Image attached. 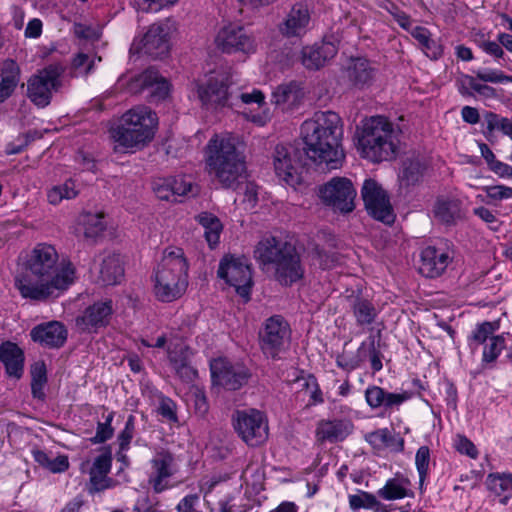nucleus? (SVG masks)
Here are the masks:
<instances>
[{"mask_svg":"<svg viewBox=\"0 0 512 512\" xmlns=\"http://www.w3.org/2000/svg\"><path fill=\"white\" fill-rule=\"evenodd\" d=\"M170 183V189L174 195V199L179 196H185L192 192L193 185L190 181H186L183 176L168 177Z\"/></svg>","mask_w":512,"mask_h":512,"instance_id":"nucleus-53","label":"nucleus"},{"mask_svg":"<svg viewBox=\"0 0 512 512\" xmlns=\"http://www.w3.org/2000/svg\"><path fill=\"white\" fill-rule=\"evenodd\" d=\"M499 328L498 322L485 321L478 324L468 337L469 345L472 343L484 344L493 336L494 332Z\"/></svg>","mask_w":512,"mask_h":512,"instance_id":"nucleus-42","label":"nucleus"},{"mask_svg":"<svg viewBox=\"0 0 512 512\" xmlns=\"http://www.w3.org/2000/svg\"><path fill=\"white\" fill-rule=\"evenodd\" d=\"M65 68L60 63H52L31 75L27 81V97L39 108L51 103L53 92L62 86L61 77Z\"/></svg>","mask_w":512,"mask_h":512,"instance_id":"nucleus-8","label":"nucleus"},{"mask_svg":"<svg viewBox=\"0 0 512 512\" xmlns=\"http://www.w3.org/2000/svg\"><path fill=\"white\" fill-rule=\"evenodd\" d=\"M363 346H364V343L358 349L356 354H348L345 352L342 354H339L336 357L337 366L345 371H348V372L353 371V370L357 369L358 367H360V365L363 361V357L361 355Z\"/></svg>","mask_w":512,"mask_h":512,"instance_id":"nucleus-47","label":"nucleus"},{"mask_svg":"<svg viewBox=\"0 0 512 512\" xmlns=\"http://www.w3.org/2000/svg\"><path fill=\"white\" fill-rule=\"evenodd\" d=\"M424 165L418 159H406L403 161L399 179L406 186L415 185L423 175Z\"/></svg>","mask_w":512,"mask_h":512,"instance_id":"nucleus-38","label":"nucleus"},{"mask_svg":"<svg viewBox=\"0 0 512 512\" xmlns=\"http://www.w3.org/2000/svg\"><path fill=\"white\" fill-rule=\"evenodd\" d=\"M349 302L358 326L370 325L375 321L377 311L370 300L358 294L350 296Z\"/></svg>","mask_w":512,"mask_h":512,"instance_id":"nucleus-32","label":"nucleus"},{"mask_svg":"<svg viewBox=\"0 0 512 512\" xmlns=\"http://www.w3.org/2000/svg\"><path fill=\"white\" fill-rule=\"evenodd\" d=\"M290 336V326L281 315L269 317L259 332V344L263 354L268 358L279 359L280 353L289 345Z\"/></svg>","mask_w":512,"mask_h":512,"instance_id":"nucleus-11","label":"nucleus"},{"mask_svg":"<svg viewBox=\"0 0 512 512\" xmlns=\"http://www.w3.org/2000/svg\"><path fill=\"white\" fill-rule=\"evenodd\" d=\"M138 10L156 12L165 5H172L178 0H134Z\"/></svg>","mask_w":512,"mask_h":512,"instance_id":"nucleus-59","label":"nucleus"},{"mask_svg":"<svg viewBox=\"0 0 512 512\" xmlns=\"http://www.w3.org/2000/svg\"><path fill=\"white\" fill-rule=\"evenodd\" d=\"M386 390L382 387L371 385L365 390V400L371 409H378L383 406Z\"/></svg>","mask_w":512,"mask_h":512,"instance_id":"nucleus-50","label":"nucleus"},{"mask_svg":"<svg viewBox=\"0 0 512 512\" xmlns=\"http://www.w3.org/2000/svg\"><path fill=\"white\" fill-rule=\"evenodd\" d=\"M435 217L451 225L461 218V202L458 199H438L434 206Z\"/></svg>","mask_w":512,"mask_h":512,"instance_id":"nucleus-35","label":"nucleus"},{"mask_svg":"<svg viewBox=\"0 0 512 512\" xmlns=\"http://www.w3.org/2000/svg\"><path fill=\"white\" fill-rule=\"evenodd\" d=\"M415 465L419 474V486L422 489L429 475L430 449L428 446H420L418 448L415 455Z\"/></svg>","mask_w":512,"mask_h":512,"instance_id":"nucleus-43","label":"nucleus"},{"mask_svg":"<svg viewBox=\"0 0 512 512\" xmlns=\"http://www.w3.org/2000/svg\"><path fill=\"white\" fill-rule=\"evenodd\" d=\"M456 450L461 453L469 456L470 458L475 459L478 455V450L476 446L470 441L467 437L458 435L456 443Z\"/></svg>","mask_w":512,"mask_h":512,"instance_id":"nucleus-61","label":"nucleus"},{"mask_svg":"<svg viewBox=\"0 0 512 512\" xmlns=\"http://www.w3.org/2000/svg\"><path fill=\"white\" fill-rule=\"evenodd\" d=\"M450 261L448 252L435 246H427L421 251L419 272L427 278L439 277Z\"/></svg>","mask_w":512,"mask_h":512,"instance_id":"nucleus-23","label":"nucleus"},{"mask_svg":"<svg viewBox=\"0 0 512 512\" xmlns=\"http://www.w3.org/2000/svg\"><path fill=\"white\" fill-rule=\"evenodd\" d=\"M217 275L227 284L235 287L236 293L245 301L250 299L253 281L248 258L225 255L219 263Z\"/></svg>","mask_w":512,"mask_h":512,"instance_id":"nucleus-10","label":"nucleus"},{"mask_svg":"<svg viewBox=\"0 0 512 512\" xmlns=\"http://www.w3.org/2000/svg\"><path fill=\"white\" fill-rule=\"evenodd\" d=\"M411 398V393L404 391L402 393H392L386 391V395L384 396L383 408L385 410H389L392 408H398L405 401Z\"/></svg>","mask_w":512,"mask_h":512,"instance_id":"nucleus-55","label":"nucleus"},{"mask_svg":"<svg viewBox=\"0 0 512 512\" xmlns=\"http://www.w3.org/2000/svg\"><path fill=\"white\" fill-rule=\"evenodd\" d=\"M301 142L277 145L273 154L276 176L289 186L303 182L309 162L322 170L337 169L345 155L341 147V118L333 111H318L301 125Z\"/></svg>","mask_w":512,"mask_h":512,"instance_id":"nucleus-1","label":"nucleus"},{"mask_svg":"<svg viewBox=\"0 0 512 512\" xmlns=\"http://www.w3.org/2000/svg\"><path fill=\"white\" fill-rule=\"evenodd\" d=\"M188 263L181 248L166 250L155 273L154 292L158 300L172 302L186 291Z\"/></svg>","mask_w":512,"mask_h":512,"instance_id":"nucleus-4","label":"nucleus"},{"mask_svg":"<svg viewBox=\"0 0 512 512\" xmlns=\"http://www.w3.org/2000/svg\"><path fill=\"white\" fill-rule=\"evenodd\" d=\"M410 33L422 46V50L427 57L432 60H437L442 56L443 46L438 40L431 38L430 32L427 28L416 26Z\"/></svg>","mask_w":512,"mask_h":512,"instance_id":"nucleus-34","label":"nucleus"},{"mask_svg":"<svg viewBox=\"0 0 512 512\" xmlns=\"http://www.w3.org/2000/svg\"><path fill=\"white\" fill-rule=\"evenodd\" d=\"M170 187L171 186L168 177L158 178L153 182V191L157 198L165 201H177V199H174V195Z\"/></svg>","mask_w":512,"mask_h":512,"instance_id":"nucleus-54","label":"nucleus"},{"mask_svg":"<svg viewBox=\"0 0 512 512\" xmlns=\"http://www.w3.org/2000/svg\"><path fill=\"white\" fill-rule=\"evenodd\" d=\"M127 89L132 94H139L147 90V100L150 103H157L168 97L170 85L167 79L161 76L154 67H149L131 78Z\"/></svg>","mask_w":512,"mask_h":512,"instance_id":"nucleus-16","label":"nucleus"},{"mask_svg":"<svg viewBox=\"0 0 512 512\" xmlns=\"http://www.w3.org/2000/svg\"><path fill=\"white\" fill-rule=\"evenodd\" d=\"M75 269L69 262L61 268V272L54 275L51 280H39L32 283L28 273L15 277V286L23 298L44 301L50 297H57L55 291L66 290L74 281Z\"/></svg>","mask_w":512,"mask_h":512,"instance_id":"nucleus-7","label":"nucleus"},{"mask_svg":"<svg viewBox=\"0 0 512 512\" xmlns=\"http://www.w3.org/2000/svg\"><path fill=\"white\" fill-rule=\"evenodd\" d=\"M487 488L497 495L505 494L504 500L512 496V473H490L486 479Z\"/></svg>","mask_w":512,"mask_h":512,"instance_id":"nucleus-37","label":"nucleus"},{"mask_svg":"<svg viewBox=\"0 0 512 512\" xmlns=\"http://www.w3.org/2000/svg\"><path fill=\"white\" fill-rule=\"evenodd\" d=\"M112 314V301H99L88 306L81 315L77 316L75 323L81 332H96L109 324Z\"/></svg>","mask_w":512,"mask_h":512,"instance_id":"nucleus-20","label":"nucleus"},{"mask_svg":"<svg viewBox=\"0 0 512 512\" xmlns=\"http://www.w3.org/2000/svg\"><path fill=\"white\" fill-rule=\"evenodd\" d=\"M58 253L56 249L48 244H38L31 252L26 269L31 276L39 280H51L52 277L61 272L58 269Z\"/></svg>","mask_w":512,"mask_h":512,"instance_id":"nucleus-18","label":"nucleus"},{"mask_svg":"<svg viewBox=\"0 0 512 512\" xmlns=\"http://www.w3.org/2000/svg\"><path fill=\"white\" fill-rule=\"evenodd\" d=\"M310 19L308 7L303 3H296L279 25V31L286 37H302L308 30Z\"/></svg>","mask_w":512,"mask_h":512,"instance_id":"nucleus-26","label":"nucleus"},{"mask_svg":"<svg viewBox=\"0 0 512 512\" xmlns=\"http://www.w3.org/2000/svg\"><path fill=\"white\" fill-rule=\"evenodd\" d=\"M215 43L224 53H251L255 51V40L243 26L230 24L217 34Z\"/></svg>","mask_w":512,"mask_h":512,"instance_id":"nucleus-19","label":"nucleus"},{"mask_svg":"<svg viewBox=\"0 0 512 512\" xmlns=\"http://www.w3.org/2000/svg\"><path fill=\"white\" fill-rule=\"evenodd\" d=\"M158 413L171 422H177L175 404L170 398H162L158 407Z\"/></svg>","mask_w":512,"mask_h":512,"instance_id":"nucleus-62","label":"nucleus"},{"mask_svg":"<svg viewBox=\"0 0 512 512\" xmlns=\"http://www.w3.org/2000/svg\"><path fill=\"white\" fill-rule=\"evenodd\" d=\"M228 88V79L224 76H211L196 83L197 97L206 109L234 105L233 95Z\"/></svg>","mask_w":512,"mask_h":512,"instance_id":"nucleus-17","label":"nucleus"},{"mask_svg":"<svg viewBox=\"0 0 512 512\" xmlns=\"http://www.w3.org/2000/svg\"><path fill=\"white\" fill-rule=\"evenodd\" d=\"M112 466V452L110 446L103 447L101 454L95 457L92 466L89 469V474H106L110 473Z\"/></svg>","mask_w":512,"mask_h":512,"instance_id":"nucleus-45","label":"nucleus"},{"mask_svg":"<svg viewBox=\"0 0 512 512\" xmlns=\"http://www.w3.org/2000/svg\"><path fill=\"white\" fill-rule=\"evenodd\" d=\"M338 48L332 42L322 41L313 45L304 46L298 59L307 69L316 71L336 56Z\"/></svg>","mask_w":512,"mask_h":512,"instance_id":"nucleus-22","label":"nucleus"},{"mask_svg":"<svg viewBox=\"0 0 512 512\" xmlns=\"http://www.w3.org/2000/svg\"><path fill=\"white\" fill-rule=\"evenodd\" d=\"M68 331L59 321H49L36 325L30 331L33 342L50 349H59L67 341Z\"/></svg>","mask_w":512,"mask_h":512,"instance_id":"nucleus-21","label":"nucleus"},{"mask_svg":"<svg viewBox=\"0 0 512 512\" xmlns=\"http://www.w3.org/2000/svg\"><path fill=\"white\" fill-rule=\"evenodd\" d=\"M210 371L213 383L228 391L241 389L248 384L252 376L245 365L222 357L211 361Z\"/></svg>","mask_w":512,"mask_h":512,"instance_id":"nucleus-13","label":"nucleus"},{"mask_svg":"<svg viewBox=\"0 0 512 512\" xmlns=\"http://www.w3.org/2000/svg\"><path fill=\"white\" fill-rule=\"evenodd\" d=\"M114 480L106 474H89V483L87 491L93 495L113 487Z\"/></svg>","mask_w":512,"mask_h":512,"instance_id":"nucleus-48","label":"nucleus"},{"mask_svg":"<svg viewBox=\"0 0 512 512\" xmlns=\"http://www.w3.org/2000/svg\"><path fill=\"white\" fill-rule=\"evenodd\" d=\"M196 220L204 228V237L209 247L214 248L219 243L223 229L220 219L210 212H202L196 217Z\"/></svg>","mask_w":512,"mask_h":512,"instance_id":"nucleus-33","label":"nucleus"},{"mask_svg":"<svg viewBox=\"0 0 512 512\" xmlns=\"http://www.w3.org/2000/svg\"><path fill=\"white\" fill-rule=\"evenodd\" d=\"M505 348V338L502 335L492 336L483 350L482 362L493 363Z\"/></svg>","mask_w":512,"mask_h":512,"instance_id":"nucleus-46","label":"nucleus"},{"mask_svg":"<svg viewBox=\"0 0 512 512\" xmlns=\"http://www.w3.org/2000/svg\"><path fill=\"white\" fill-rule=\"evenodd\" d=\"M319 197L335 211L349 213L355 208L356 190L349 179L334 177L319 188Z\"/></svg>","mask_w":512,"mask_h":512,"instance_id":"nucleus-14","label":"nucleus"},{"mask_svg":"<svg viewBox=\"0 0 512 512\" xmlns=\"http://www.w3.org/2000/svg\"><path fill=\"white\" fill-rule=\"evenodd\" d=\"M0 361L10 377L20 379L24 373V351L14 342L5 341L0 344Z\"/></svg>","mask_w":512,"mask_h":512,"instance_id":"nucleus-27","label":"nucleus"},{"mask_svg":"<svg viewBox=\"0 0 512 512\" xmlns=\"http://www.w3.org/2000/svg\"><path fill=\"white\" fill-rule=\"evenodd\" d=\"M487 196L493 200L512 198V188L505 185H494L484 187Z\"/></svg>","mask_w":512,"mask_h":512,"instance_id":"nucleus-60","label":"nucleus"},{"mask_svg":"<svg viewBox=\"0 0 512 512\" xmlns=\"http://www.w3.org/2000/svg\"><path fill=\"white\" fill-rule=\"evenodd\" d=\"M365 441L375 450L390 448L400 453L404 451V439L394 435L388 428L377 429L365 435Z\"/></svg>","mask_w":512,"mask_h":512,"instance_id":"nucleus-30","label":"nucleus"},{"mask_svg":"<svg viewBox=\"0 0 512 512\" xmlns=\"http://www.w3.org/2000/svg\"><path fill=\"white\" fill-rule=\"evenodd\" d=\"M378 496L385 500L402 499L407 496H412L413 493L406 489L395 478L388 479L385 485L378 490Z\"/></svg>","mask_w":512,"mask_h":512,"instance_id":"nucleus-40","label":"nucleus"},{"mask_svg":"<svg viewBox=\"0 0 512 512\" xmlns=\"http://www.w3.org/2000/svg\"><path fill=\"white\" fill-rule=\"evenodd\" d=\"M173 463L174 457L168 451L159 452L151 460L154 472L149 478V483L152 485L155 493H161L168 488L167 484H164V480L173 475Z\"/></svg>","mask_w":512,"mask_h":512,"instance_id":"nucleus-28","label":"nucleus"},{"mask_svg":"<svg viewBox=\"0 0 512 512\" xmlns=\"http://www.w3.org/2000/svg\"><path fill=\"white\" fill-rule=\"evenodd\" d=\"M135 432V417L133 415H129L124 429L119 433L117 440L119 443L120 451H126L129 449V445L134 436Z\"/></svg>","mask_w":512,"mask_h":512,"instance_id":"nucleus-51","label":"nucleus"},{"mask_svg":"<svg viewBox=\"0 0 512 512\" xmlns=\"http://www.w3.org/2000/svg\"><path fill=\"white\" fill-rule=\"evenodd\" d=\"M114 412H109L106 416L103 415L104 421L98 422L96 427L95 435L90 439L93 444L104 443L114 434V428L112 427V421L114 418Z\"/></svg>","mask_w":512,"mask_h":512,"instance_id":"nucleus-44","label":"nucleus"},{"mask_svg":"<svg viewBox=\"0 0 512 512\" xmlns=\"http://www.w3.org/2000/svg\"><path fill=\"white\" fill-rule=\"evenodd\" d=\"M206 170L223 188L237 189L247 178L244 155L232 137H212L206 146Z\"/></svg>","mask_w":512,"mask_h":512,"instance_id":"nucleus-2","label":"nucleus"},{"mask_svg":"<svg viewBox=\"0 0 512 512\" xmlns=\"http://www.w3.org/2000/svg\"><path fill=\"white\" fill-rule=\"evenodd\" d=\"M473 213L478 216L482 221L490 225L493 231H498L500 222L496 216L486 207L480 206L473 209Z\"/></svg>","mask_w":512,"mask_h":512,"instance_id":"nucleus-63","label":"nucleus"},{"mask_svg":"<svg viewBox=\"0 0 512 512\" xmlns=\"http://www.w3.org/2000/svg\"><path fill=\"white\" fill-rule=\"evenodd\" d=\"M231 421L237 435L250 447H258L268 439L269 427L266 416L257 409L236 410Z\"/></svg>","mask_w":512,"mask_h":512,"instance_id":"nucleus-9","label":"nucleus"},{"mask_svg":"<svg viewBox=\"0 0 512 512\" xmlns=\"http://www.w3.org/2000/svg\"><path fill=\"white\" fill-rule=\"evenodd\" d=\"M31 383H39L45 385L47 382V370L43 361L35 362L31 366Z\"/></svg>","mask_w":512,"mask_h":512,"instance_id":"nucleus-64","label":"nucleus"},{"mask_svg":"<svg viewBox=\"0 0 512 512\" xmlns=\"http://www.w3.org/2000/svg\"><path fill=\"white\" fill-rule=\"evenodd\" d=\"M378 504V500L375 495L366 492L359 491L358 494L349 496V505L352 510H358L360 508H373Z\"/></svg>","mask_w":512,"mask_h":512,"instance_id":"nucleus-49","label":"nucleus"},{"mask_svg":"<svg viewBox=\"0 0 512 512\" xmlns=\"http://www.w3.org/2000/svg\"><path fill=\"white\" fill-rule=\"evenodd\" d=\"M84 236L88 239H96L106 229L103 213H86L82 217Z\"/></svg>","mask_w":512,"mask_h":512,"instance_id":"nucleus-39","label":"nucleus"},{"mask_svg":"<svg viewBox=\"0 0 512 512\" xmlns=\"http://www.w3.org/2000/svg\"><path fill=\"white\" fill-rule=\"evenodd\" d=\"M124 277V260L119 253L105 252L100 260L96 283L102 286L117 285Z\"/></svg>","mask_w":512,"mask_h":512,"instance_id":"nucleus-24","label":"nucleus"},{"mask_svg":"<svg viewBox=\"0 0 512 512\" xmlns=\"http://www.w3.org/2000/svg\"><path fill=\"white\" fill-rule=\"evenodd\" d=\"M0 76V103H3L13 94L19 83L20 68L18 64L12 59L5 60Z\"/></svg>","mask_w":512,"mask_h":512,"instance_id":"nucleus-31","label":"nucleus"},{"mask_svg":"<svg viewBox=\"0 0 512 512\" xmlns=\"http://www.w3.org/2000/svg\"><path fill=\"white\" fill-rule=\"evenodd\" d=\"M72 67L83 75H88L93 71L94 60H90L85 53H78L72 60Z\"/></svg>","mask_w":512,"mask_h":512,"instance_id":"nucleus-56","label":"nucleus"},{"mask_svg":"<svg viewBox=\"0 0 512 512\" xmlns=\"http://www.w3.org/2000/svg\"><path fill=\"white\" fill-rule=\"evenodd\" d=\"M361 196L365 209L375 220L392 224L395 220L389 197L385 190L373 179H366L362 185Z\"/></svg>","mask_w":512,"mask_h":512,"instance_id":"nucleus-15","label":"nucleus"},{"mask_svg":"<svg viewBox=\"0 0 512 512\" xmlns=\"http://www.w3.org/2000/svg\"><path fill=\"white\" fill-rule=\"evenodd\" d=\"M362 156L374 163L389 161L397 155V138L391 122L383 116L368 119L358 137Z\"/></svg>","mask_w":512,"mask_h":512,"instance_id":"nucleus-5","label":"nucleus"},{"mask_svg":"<svg viewBox=\"0 0 512 512\" xmlns=\"http://www.w3.org/2000/svg\"><path fill=\"white\" fill-rule=\"evenodd\" d=\"M375 68L365 58L352 59L346 69L349 82L358 89H363L372 84L375 77Z\"/></svg>","mask_w":512,"mask_h":512,"instance_id":"nucleus-29","label":"nucleus"},{"mask_svg":"<svg viewBox=\"0 0 512 512\" xmlns=\"http://www.w3.org/2000/svg\"><path fill=\"white\" fill-rule=\"evenodd\" d=\"M78 192L75 188L73 180H67L61 185L54 186L48 192V201L50 204L57 205L63 199H72L77 196Z\"/></svg>","mask_w":512,"mask_h":512,"instance_id":"nucleus-41","label":"nucleus"},{"mask_svg":"<svg viewBox=\"0 0 512 512\" xmlns=\"http://www.w3.org/2000/svg\"><path fill=\"white\" fill-rule=\"evenodd\" d=\"M175 31V23L171 19H165L152 24L144 34L139 44L133 43L131 50H136L152 59L166 57L170 50V37Z\"/></svg>","mask_w":512,"mask_h":512,"instance_id":"nucleus-12","label":"nucleus"},{"mask_svg":"<svg viewBox=\"0 0 512 512\" xmlns=\"http://www.w3.org/2000/svg\"><path fill=\"white\" fill-rule=\"evenodd\" d=\"M158 125L157 114L147 107H136L123 114L120 124L111 129V137L123 148L144 146L150 142Z\"/></svg>","mask_w":512,"mask_h":512,"instance_id":"nucleus-6","label":"nucleus"},{"mask_svg":"<svg viewBox=\"0 0 512 512\" xmlns=\"http://www.w3.org/2000/svg\"><path fill=\"white\" fill-rule=\"evenodd\" d=\"M477 79L483 82H491V83H509L512 82V76L504 74L500 70H478L476 72Z\"/></svg>","mask_w":512,"mask_h":512,"instance_id":"nucleus-52","label":"nucleus"},{"mask_svg":"<svg viewBox=\"0 0 512 512\" xmlns=\"http://www.w3.org/2000/svg\"><path fill=\"white\" fill-rule=\"evenodd\" d=\"M298 82L290 81L279 85L272 93V102L276 105L295 104L302 97Z\"/></svg>","mask_w":512,"mask_h":512,"instance_id":"nucleus-36","label":"nucleus"},{"mask_svg":"<svg viewBox=\"0 0 512 512\" xmlns=\"http://www.w3.org/2000/svg\"><path fill=\"white\" fill-rule=\"evenodd\" d=\"M508 118L502 117L494 112H486L484 114V120L487 124V131L484 132L485 136L488 138L490 134H492L495 130L501 131V125H505V122Z\"/></svg>","mask_w":512,"mask_h":512,"instance_id":"nucleus-57","label":"nucleus"},{"mask_svg":"<svg viewBox=\"0 0 512 512\" xmlns=\"http://www.w3.org/2000/svg\"><path fill=\"white\" fill-rule=\"evenodd\" d=\"M255 258L274 267L275 279L283 286H292L304 277V267L296 247L274 236L263 238L255 247Z\"/></svg>","mask_w":512,"mask_h":512,"instance_id":"nucleus-3","label":"nucleus"},{"mask_svg":"<svg viewBox=\"0 0 512 512\" xmlns=\"http://www.w3.org/2000/svg\"><path fill=\"white\" fill-rule=\"evenodd\" d=\"M354 430L349 419L321 420L317 424L316 438L319 442L338 443L344 441Z\"/></svg>","mask_w":512,"mask_h":512,"instance_id":"nucleus-25","label":"nucleus"},{"mask_svg":"<svg viewBox=\"0 0 512 512\" xmlns=\"http://www.w3.org/2000/svg\"><path fill=\"white\" fill-rule=\"evenodd\" d=\"M464 79L467 82V85L478 94L486 98L496 97L497 94L495 88L488 86L486 84L478 83L473 76L465 75Z\"/></svg>","mask_w":512,"mask_h":512,"instance_id":"nucleus-58","label":"nucleus"}]
</instances>
